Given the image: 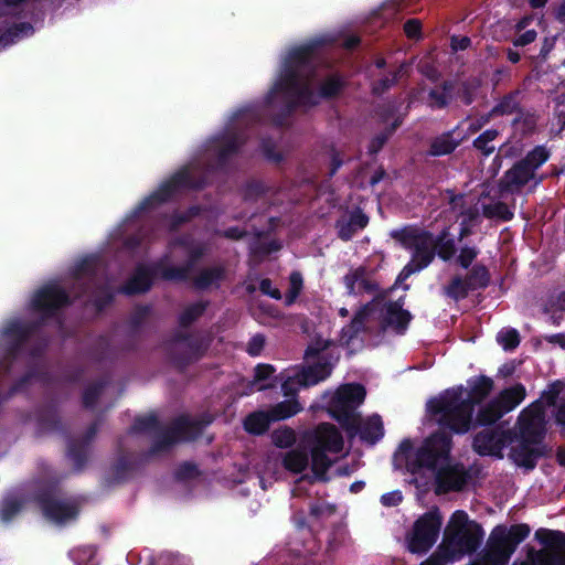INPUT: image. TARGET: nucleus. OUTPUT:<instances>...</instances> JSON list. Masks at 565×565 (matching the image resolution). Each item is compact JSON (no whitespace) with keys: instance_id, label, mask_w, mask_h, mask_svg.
<instances>
[{"instance_id":"f257e3e1","label":"nucleus","mask_w":565,"mask_h":565,"mask_svg":"<svg viewBox=\"0 0 565 565\" xmlns=\"http://www.w3.org/2000/svg\"><path fill=\"white\" fill-rule=\"evenodd\" d=\"M322 44V40H312L291 49L285 57L280 74L264 99L269 107L277 94L281 93L287 97L284 107L273 119L276 126L282 127L296 109L313 108L320 104L318 92L311 88L309 81H302V75L315 74L316 53Z\"/></svg>"},{"instance_id":"f03ea898","label":"nucleus","mask_w":565,"mask_h":565,"mask_svg":"<svg viewBox=\"0 0 565 565\" xmlns=\"http://www.w3.org/2000/svg\"><path fill=\"white\" fill-rule=\"evenodd\" d=\"M72 303L68 292L57 284H46L38 289L31 299V309L40 313V317L32 321L14 319L3 328L2 333L7 343L4 356L0 361V371L4 374L10 373L29 340L42 330L46 320L54 318L61 309Z\"/></svg>"},{"instance_id":"7ed1b4c3","label":"nucleus","mask_w":565,"mask_h":565,"mask_svg":"<svg viewBox=\"0 0 565 565\" xmlns=\"http://www.w3.org/2000/svg\"><path fill=\"white\" fill-rule=\"evenodd\" d=\"M469 391L465 398L462 385L451 387L433 397L427 403V412L437 424L456 435H465L473 429L476 406L481 405L492 393L494 382L487 375L473 376L468 381Z\"/></svg>"},{"instance_id":"20e7f679","label":"nucleus","mask_w":565,"mask_h":565,"mask_svg":"<svg viewBox=\"0 0 565 565\" xmlns=\"http://www.w3.org/2000/svg\"><path fill=\"white\" fill-rule=\"evenodd\" d=\"M452 433L439 429L430 434L416 450L415 458L409 460L413 451V441L405 438L401 441L395 457L403 456L406 459V468L412 473H417L422 468L435 470L441 462H448L452 449Z\"/></svg>"},{"instance_id":"39448f33","label":"nucleus","mask_w":565,"mask_h":565,"mask_svg":"<svg viewBox=\"0 0 565 565\" xmlns=\"http://www.w3.org/2000/svg\"><path fill=\"white\" fill-rule=\"evenodd\" d=\"M392 238L411 252L409 262L397 276V281H404L412 275L427 268L435 259L434 233L418 226L409 225L391 233Z\"/></svg>"},{"instance_id":"423d86ee","label":"nucleus","mask_w":565,"mask_h":565,"mask_svg":"<svg viewBox=\"0 0 565 565\" xmlns=\"http://www.w3.org/2000/svg\"><path fill=\"white\" fill-rule=\"evenodd\" d=\"M205 186L206 180L203 175H194L188 167H183L146 196L137 205L135 213L139 214L164 204L185 190H203Z\"/></svg>"},{"instance_id":"0eeeda50","label":"nucleus","mask_w":565,"mask_h":565,"mask_svg":"<svg viewBox=\"0 0 565 565\" xmlns=\"http://www.w3.org/2000/svg\"><path fill=\"white\" fill-rule=\"evenodd\" d=\"M484 531L480 523L469 520L463 510H456L445 529V541L452 552L472 554L481 545Z\"/></svg>"},{"instance_id":"6e6552de","label":"nucleus","mask_w":565,"mask_h":565,"mask_svg":"<svg viewBox=\"0 0 565 565\" xmlns=\"http://www.w3.org/2000/svg\"><path fill=\"white\" fill-rule=\"evenodd\" d=\"M210 348V340L177 330L166 342V351L172 364L180 371L201 360Z\"/></svg>"},{"instance_id":"1a4fd4ad","label":"nucleus","mask_w":565,"mask_h":565,"mask_svg":"<svg viewBox=\"0 0 565 565\" xmlns=\"http://www.w3.org/2000/svg\"><path fill=\"white\" fill-rule=\"evenodd\" d=\"M200 430L199 424L191 420L188 416L180 415L175 417L166 428L160 426L157 430V437L152 441L148 456L152 457L160 452L170 450L181 440L194 438Z\"/></svg>"},{"instance_id":"9d476101","label":"nucleus","mask_w":565,"mask_h":565,"mask_svg":"<svg viewBox=\"0 0 565 565\" xmlns=\"http://www.w3.org/2000/svg\"><path fill=\"white\" fill-rule=\"evenodd\" d=\"M441 523L443 519L438 509L428 511L418 518L407 541L408 551L418 555L426 554L436 543Z\"/></svg>"},{"instance_id":"9b49d317","label":"nucleus","mask_w":565,"mask_h":565,"mask_svg":"<svg viewBox=\"0 0 565 565\" xmlns=\"http://www.w3.org/2000/svg\"><path fill=\"white\" fill-rule=\"evenodd\" d=\"M518 424V439L543 445L546 435L545 412L540 399H536L520 413Z\"/></svg>"},{"instance_id":"f8f14e48","label":"nucleus","mask_w":565,"mask_h":565,"mask_svg":"<svg viewBox=\"0 0 565 565\" xmlns=\"http://www.w3.org/2000/svg\"><path fill=\"white\" fill-rule=\"evenodd\" d=\"M34 501L42 510L44 516L56 523H63L76 518L78 510L70 502L57 499L55 487L47 486L39 489L34 493Z\"/></svg>"},{"instance_id":"ddd939ff","label":"nucleus","mask_w":565,"mask_h":565,"mask_svg":"<svg viewBox=\"0 0 565 565\" xmlns=\"http://www.w3.org/2000/svg\"><path fill=\"white\" fill-rule=\"evenodd\" d=\"M547 179V174H533L530 171L527 161L525 158H521L515 161L510 169H508L503 175L499 179L498 186L501 193H519L530 182L534 183V186L543 183Z\"/></svg>"},{"instance_id":"4468645a","label":"nucleus","mask_w":565,"mask_h":565,"mask_svg":"<svg viewBox=\"0 0 565 565\" xmlns=\"http://www.w3.org/2000/svg\"><path fill=\"white\" fill-rule=\"evenodd\" d=\"M515 550L503 534L502 525H497L490 533L487 546L476 565H508Z\"/></svg>"},{"instance_id":"2eb2a0df","label":"nucleus","mask_w":565,"mask_h":565,"mask_svg":"<svg viewBox=\"0 0 565 565\" xmlns=\"http://www.w3.org/2000/svg\"><path fill=\"white\" fill-rule=\"evenodd\" d=\"M436 493L460 492L468 484L471 476L461 462L446 463L436 469Z\"/></svg>"},{"instance_id":"dca6fc26","label":"nucleus","mask_w":565,"mask_h":565,"mask_svg":"<svg viewBox=\"0 0 565 565\" xmlns=\"http://www.w3.org/2000/svg\"><path fill=\"white\" fill-rule=\"evenodd\" d=\"M513 440L510 430H481L475 435L472 449L479 456H494L503 458V448Z\"/></svg>"},{"instance_id":"f3484780","label":"nucleus","mask_w":565,"mask_h":565,"mask_svg":"<svg viewBox=\"0 0 565 565\" xmlns=\"http://www.w3.org/2000/svg\"><path fill=\"white\" fill-rule=\"evenodd\" d=\"M404 298L387 301L381 309V327L383 330L392 329L396 334L403 335L413 319L412 313L403 308Z\"/></svg>"},{"instance_id":"a211bd4d","label":"nucleus","mask_w":565,"mask_h":565,"mask_svg":"<svg viewBox=\"0 0 565 565\" xmlns=\"http://www.w3.org/2000/svg\"><path fill=\"white\" fill-rule=\"evenodd\" d=\"M159 267V263L154 265L138 264L131 276L119 287L118 292L126 296L148 292L153 286V280L157 277Z\"/></svg>"},{"instance_id":"6ab92c4d","label":"nucleus","mask_w":565,"mask_h":565,"mask_svg":"<svg viewBox=\"0 0 565 565\" xmlns=\"http://www.w3.org/2000/svg\"><path fill=\"white\" fill-rule=\"evenodd\" d=\"M468 136L460 130V125H457L452 129L430 138L426 156L434 158L450 156L467 140Z\"/></svg>"},{"instance_id":"aec40b11","label":"nucleus","mask_w":565,"mask_h":565,"mask_svg":"<svg viewBox=\"0 0 565 565\" xmlns=\"http://www.w3.org/2000/svg\"><path fill=\"white\" fill-rule=\"evenodd\" d=\"M545 456V446L541 444L527 443L518 439V444L510 449L509 457L512 461L527 470H533L540 458Z\"/></svg>"},{"instance_id":"412c9836","label":"nucleus","mask_w":565,"mask_h":565,"mask_svg":"<svg viewBox=\"0 0 565 565\" xmlns=\"http://www.w3.org/2000/svg\"><path fill=\"white\" fill-rule=\"evenodd\" d=\"M338 359V356L334 358L322 354L313 364L299 371V382L303 387H309L324 381L332 373L334 362H337Z\"/></svg>"},{"instance_id":"4be33fe9","label":"nucleus","mask_w":565,"mask_h":565,"mask_svg":"<svg viewBox=\"0 0 565 565\" xmlns=\"http://www.w3.org/2000/svg\"><path fill=\"white\" fill-rule=\"evenodd\" d=\"M312 447L339 454L343 449V437L334 425L322 423L315 431Z\"/></svg>"},{"instance_id":"5701e85b","label":"nucleus","mask_w":565,"mask_h":565,"mask_svg":"<svg viewBox=\"0 0 565 565\" xmlns=\"http://www.w3.org/2000/svg\"><path fill=\"white\" fill-rule=\"evenodd\" d=\"M382 299L383 297L380 296L362 306L354 313L350 323L342 328L341 338L347 342V344L352 342L361 332L365 330L366 320L376 310V307Z\"/></svg>"},{"instance_id":"b1692460","label":"nucleus","mask_w":565,"mask_h":565,"mask_svg":"<svg viewBox=\"0 0 565 565\" xmlns=\"http://www.w3.org/2000/svg\"><path fill=\"white\" fill-rule=\"evenodd\" d=\"M366 268L364 266H360L350 270L343 277V281L349 295H358L362 292L373 294L379 290V284L366 278Z\"/></svg>"},{"instance_id":"393cba45","label":"nucleus","mask_w":565,"mask_h":565,"mask_svg":"<svg viewBox=\"0 0 565 565\" xmlns=\"http://www.w3.org/2000/svg\"><path fill=\"white\" fill-rule=\"evenodd\" d=\"M331 417L347 431L349 437L356 436V422L360 415L355 413L352 406L344 405L332 398L329 406Z\"/></svg>"},{"instance_id":"a878e982","label":"nucleus","mask_w":565,"mask_h":565,"mask_svg":"<svg viewBox=\"0 0 565 565\" xmlns=\"http://www.w3.org/2000/svg\"><path fill=\"white\" fill-rule=\"evenodd\" d=\"M356 435L369 445H375L384 436V426L382 417L379 414L369 416L365 420L361 417L356 422Z\"/></svg>"},{"instance_id":"bb28decb","label":"nucleus","mask_w":565,"mask_h":565,"mask_svg":"<svg viewBox=\"0 0 565 565\" xmlns=\"http://www.w3.org/2000/svg\"><path fill=\"white\" fill-rule=\"evenodd\" d=\"M369 221V216L360 207H356L350 213L348 221H337L338 237L343 242H349L359 230L367 226Z\"/></svg>"},{"instance_id":"cd10ccee","label":"nucleus","mask_w":565,"mask_h":565,"mask_svg":"<svg viewBox=\"0 0 565 565\" xmlns=\"http://www.w3.org/2000/svg\"><path fill=\"white\" fill-rule=\"evenodd\" d=\"M310 457L312 476L305 475L301 479L309 483L329 481L328 470L332 466V460L328 457L327 451L311 447Z\"/></svg>"},{"instance_id":"c85d7f7f","label":"nucleus","mask_w":565,"mask_h":565,"mask_svg":"<svg viewBox=\"0 0 565 565\" xmlns=\"http://www.w3.org/2000/svg\"><path fill=\"white\" fill-rule=\"evenodd\" d=\"M26 499L20 493H8L0 501V522L12 523L25 509Z\"/></svg>"},{"instance_id":"c756f323","label":"nucleus","mask_w":565,"mask_h":565,"mask_svg":"<svg viewBox=\"0 0 565 565\" xmlns=\"http://www.w3.org/2000/svg\"><path fill=\"white\" fill-rule=\"evenodd\" d=\"M36 420L39 428L45 431L62 430V422L58 413V406L54 401L41 405L36 409Z\"/></svg>"},{"instance_id":"7c9ffc66","label":"nucleus","mask_w":565,"mask_h":565,"mask_svg":"<svg viewBox=\"0 0 565 565\" xmlns=\"http://www.w3.org/2000/svg\"><path fill=\"white\" fill-rule=\"evenodd\" d=\"M535 539L545 550L539 553H559L565 554V533L557 530L539 529L535 532Z\"/></svg>"},{"instance_id":"2f4dec72","label":"nucleus","mask_w":565,"mask_h":565,"mask_svg":"<svg viewBox=\"0 0 565 565\" xmlns=\"http://www.w3.org/2000/svg\"><path fill=\"white\" fill-rule=\"evenodd\" d=\"M525 396V386L521 383H516L502 390L494 399L498 402L504 414H508L516 408L524 401Z\"/></svg>"},{"instance_id":"473e14b6","label":"nucleus","mask_w":565,"mask_h":565,"mask_svg":"<svg viewBox=\"0 0 565 565\" xmlns=\"http://www.w3.org/2000/svg\"><path fill=\"white\" fill-rule=\"evenodd\" d=\"M366 390L360 383L342 385L333 396L338 402L356 409L365 399Z\"/></svg>"},{"instance_id":"72a5a7b5","label":"nucleus","mask_w":565,"mask_h":565,"mask_svg":"<svg viewBox=\"0 0 565 565\" xmlns=\"http://www.w3.org/2000/svg\"><path fill=\"white\" fill-rule=\"evenodd\" d=\"M274 423L268 411H255L249 413L243 420V428L253 436H263Z\"/></svg>"},{"instance_id":"f704fd0d","label":"nucleus","mask_w":565,"mask_h":565,"mask_svg":"<svg viewBox=\"0 0 565 565\" xmlns=\"http://www.w3.org/2000/svg\"><path fill=\"white\" fill-rule=\"evenodd\" d=\"M226 273L222 266L203 268L193 279V285L198 290H206L211 287L218 288L225 279Z\"/></svg>"},{"instance_id":"c9c22d12","label":"nucleus","mask_w":565,"mask_h":565,"mask_svg":"<svg viewBox=\"0 0 565 565\" xmlns=\"http://www.w3.org/2000/svg\"><path fill=\"white\" fill-rule=\"evenodd\" d=\"M434 249L436 256L444 262H449L457 253L455 238L451 236L449 227H444L437 235L434 234Z\"/></svg>"},{"instance_id":"e433bc0d","label":"nucleus","mask_w":565,"mask_h":565,"mask_svg":"<svg viewBox=\"0 0 565 565\" xmlns=\"http://www.w3.org/2000/svg\"><path fill=\"white\" fill-rule=\"evenodd\" d=\"M504 412L499 406L498 402L492 398L483 405H480L476 418L473 419V429L476 427H487L495 424L504 416Z\"/></svg>"},{"instance_id":"4c0bfd02","label":"nucleus","mask_w":565,"mask_h":565,"mask_svg":"<svg viewBox=\"0 0 565 565\" xmlns=\"http://www.w3.org/2000/svg\"><path fill=\"white\" fill-rule=\"evenodd\" d=\"M92 360L102 363L106 360H114L117 358V348H114L110 338L107 334H99L88 350Z\"/></svg>"},{"instance_id":"58836bf2","label":"nucleus","mask_w":565,"mask_h":565,"mask_svg":"<svg viewBox=\"0 0 565 565\" xmlns=\"http://www.w3.org/2000/svg\"><path fill=\"white\" fill-rule=\"evenodd\" d=\"M347 86V82L339 73L328 75L318 87L319 99H334L339 97Z\"/></svg>"},{"instance_id":"ea45409f","label":"nucleus","mask_w":565,"mask_h":565,"mask_svg":"<svg viewBox=\"0 0 565 565\" xmlns=\"http://www.w3.org/2000/svg\"><path fill=\"white\" fill-rule=\"evenodd\" d=\"M90 446L78 438H68L66 455L76 471H82L88 461Z\"/></svg>"},{"instance_id":"a19ab883","label":"nucleus","mask_w":565,"mask_h":565,"mask_svg":"<svg viewBox=\"0 0 565 565\" xmlns=\"http://www.w3.org/2000/svg\"><path fill=\"white\" fill-rule=\"evenodd\" d=\"M245 143L246 139L241 134L235 132L223 137V143L217 151L218 166H225L230 158L237 154Z\"/></svg>"},{"instance_id":"79ce46f5","label":"nucleus","mask_w":565,"mask_h":565,"mask_svg":"<svg viewBox=\"0 0 565 565\" xmlns=\"http://www.w3.org/2000/svg\"><path fill=\"white\" fill-rule=\"evenodd\" d=\"M463 278L466 280V285L468 288H470L471 291L483 290L490 285L491 281V275L488 267L480 263L471 266Z\"/></svg>"},{"instance_id":"37998d69","label":"nucleus","mask_w":565,"mask_h":565,"mask_svg":"<svg viewBox=\"0 0 565 565\" xmlns=\"http://www.w3.org/2000/svg\"><path fill=\"white\" fill-rule=\"evenodd\" d=\"M303 409L298 398H288L271 406L268 412L273 422L288 419Z\"/></svg>"},{"instance_id":"c03bdc74","label":"nucleus","mask_w":565,"mask_h":565,"mask_svg":"<svg viewBox=\"0 0 565 565\" xmlns=\"http://www.w3.org/2000/svg\"><path fill=\"white\" fill-rule=\"evenodd\" d=\"M520 92L512 90L505 94L500 100L491 108L490 116H508L518 114L522 108L519 100Z\"/></svg>"},{"instance_id":"a18cd8bd","label":"nucleus","mask_w":565,"mask_h":565,"mask_svg":"<svg viewBox=\"0 0 565 565\" xmlns=\"http://www.w3.org/2000/svg\"><path fill=\"white\" fill-rule=\"evenodd\" d=\"M407 66V63H402L395 71L390 72L387 75L374 81L371 87L372 95L377 97L382 96L384 93L394 87L398 83L402 75L406 72Z\"/></svg>"},{"instance_id":"49530a36","label":"nucleus","mask_w":565,"mask_h":565,"mask_svg":"<svg viewBox=\"0 0 565 565\" xmlns=\"http://www.w3.org/2000/svg\"><path fill=\"white\" fill-rule=\"evenodd\" d=\"M210 306L209 300H200L186 306L178 317L180 328L188 329L196 322L206 311Z\"/></svg>"},{"instance_id":"de8ad7c7","label":"nucleus","mask_w":565,"mask_h":565,"mask_svg":"<svg viewBox=\"0 0 565 565\" xmlns=\"http://www.w3.org/2000/svg\"><path fill=\"white\" fill-rule=\"evenodd\" d=\"M309 465V454L305 449H291L282 458V467L292 473H301Z\"/></svg>"},{"instance_id":"09e8293b","label":"nucleus","mask_w":565,"mask_h":565,"mask_svg":"<svg viewBox=\"0 0 565 565\" xmlns=\"http://www.w3.org/2000/svg\"><path fill=\"white\" fill-rule=\"evenodd\" d=\"M539 115L534 110L521 108L512 120V126L521 131L523 136H530L535 132Z\"/></svg>"},{"instance_id":"8fccbe9b","label":"nucleus","mask_w":565,"mask_h":565,"mask_svg":"<svg viewBox=\"0 0 565 565\" xmlns=\"http://www.w3.org/2000/svg\"><path fill=\"white\" fill-rule=\"evenodd\" d=\"M97 274L98 262L94 256H87L81 259L72 269V276L77 281L87 278L89 282H93Z\"/></svg>"},{"instance_id":"3c124183","label":"nucleus","mask_w":565,"mask_h":565,"mask_svg":"<svg viewBox=\"0 0 565 565\" xmlns=\"http://www.w3.org/2000/svg\"><path fill=\"white\" fill-rule=\"evenodd\" d=\"M551 150L545 145H536L524 156L527 161L531 173L540 174L537 171L551 158Z\"/></svg>"},{"instance_id":"603ef678","label":"nucleus","mask_w":565,"mask_h":565,"mask_svg":"<svg viewBox=\"0 0 565 565\" xmlns=\"http://www.w3.org/2000/svg\"><path fill=\"white\" fill-rule=\"evenodd\" d=\"M152 312L151 305H137L128 318L129 337H137Z\"/></svg>"},{"instance_id":"864d4df0","label":"nucleus","mask_w":565,"mask_h":565,"mask_svg":"<svg viewBox=\"0 0 565 565\" xmlns=\"http://www.w3.org/2000/svg\"><path fill=\"white\" fill-rule=\"evenodd\" d=\"M482 215L488 220L510 222L514 217V212L508 206L507 203L498 201L493 204H483Z\"/></svg>"},{"instance_id":"5fc2aeb1","label":"nucleus","mask_w":565,"mask_h":565,"mask_svg":"<svg viewBox=\"0 0 565 565\" xmlns=\"http://www.w3.org/2000/svg\"><path fill=\"white\" fill-rule=\"evenodd\" d=\"M499 135L500 134L498 129H487L472 141V147L478 150L484 158H488L495 150L494 146L490 143L495 140Z\"/></svg>"},{"instance_id":"6e6d98bb","label":"nucleus","mask_w":565,"mask_h":565,"mask_svg":"<svg viewBox=\"0 0 565 565\" xmlns=\"http://www.w3.org/2000/svg\"><path fill=\"white\" fill-rule=\"evenodd\" d=\"M202 211V206L191 205L183 212H173L170 216V231H178L182 225L190 223L192 220L200 216Z\"/></svg>"},{"instance_id":"4d7b16f0","label":"nucleus","mask_w":565,"mask_h":565,"mask_svg":"<svg viewBox=\"0 0 565 565\" xmlns=\"http://www.w3.org/2000/svg\"><path fill=\"white\" fill-rule=\"evenodd\" d=\"M107 382L104 380L96 381L89 384L83 392L82 403L84 408L94 409L99 397L102 396Z\"/></svg>"},{"instance_id":"13d9d810","label":"nucleus","mask_w":565,"mask_h":565,"mask_svg":"<svg viewBox=\"0 0 565 565\" xmlns=\"http://www.w3.org/2000/svg\"><path fill=\"white\" fill-rule=\"evenodd\" d=\"M160 428V422L156 414L137 416L130 427L131 433L146 434L156 433Z\"/></svg>"},{"instance_id":"bf43d9fd","label":"nucleus","mask_w":565,"mask_h":565,"mask_svg":"<svg viewBox=\"0 0 565 565\" xmlns=\"http://www.w3.org/2000/svg\"><path fill=\"white\" fill-rule=\"evenodd\" d=\"M502 530L503 534L505 537H508V541L514 550L518 548L519 544H521L530 535L531 532L530 526L525 523L511 525L510 529H507V526L502 525Z\"/></svg>"},{"instance_id":"052dcab7","label":"nucleus","mask_w":565,"mask_h":565,"mask_svg":"<svg viewBox=\"0 0 565 565\" xmlns=\"http://www.w3.org/2000/svg\"><path fill=\"white\" fill-rule=\"evenodd\" d=\"M470 291L465 278L460 276H455L445 287V295L456 301L465 299Z\"/></svg>"},{"instance_id":"680f3d73","label":"nucleus","mask_w":565,"mask_h":565,"mask_svg":"<svg viewBox=\"0 0 565 565\" xmlns=\"http://www.w3.org/2000/svg\"><path fill=\"white\" fill-rule=\"evenodd\" d=\"M115 294L108 285H103L97 288L96 294L92 298V303L97 312H103L108 306L114 302Z\"/></svg>"},{"instance_id":"e2e57ef3","label":"nucleus","mask_w":565,"mask_h":565,"mask_svg":"<svg viewBox=\"0 0 565 565\" xmlns=\"http://www.w3.org/2000/svg\"><path fill=\"white\" fill-rule=\"evenodd\" d=\"M161 279L166 281H186L190 277V271L182 266H162L158 268Z\"/></svg>"},{"instance_id":"0e129e2a","label":"nucleus","mask_w":565,"mask_h":565,"mask_svg":"<svg viewBox=\"0 0 565 565\" xmlns=\"http://www.w3.org/2000/svg\"><path fill=\"white\" fill-rule=\"evenodd\" d=\"M271 441L278 448H289L296 443V433L288 426L277 428L271 433Z\"/></svg>"},{"instance_id":"69168bd1","label":"nucleus","mask_w":565,"mask_h":565,"mask_svg":"<svg viewBox=\"0 0 565 565\" xmlns=\"http://www.w3.org/2000/svg\"><path fill=\"white\" fill-rule=\"evenodd\" d=\"M113 479L116 482L127 480L130 471L132 470V462L126 455H120L111 467Z\"/></svg>"},{"instance_id":"338daca9","label":"nucleus","mask_w":565,"mask_h":565,"mask_svg":"<svg viewBox=\"0 0 565 565\" xmlns=\"http://www.w3.org/2000/svg\"><path fill=\"white\" fill-rule=\"evenodd\" d=\"M497 340L505 351L515 350L521 342L519 331L513 328L501 330L497 335Z\"/></svg>"},{"instance_id":"774afa93","label":"nucleus","mask_w":565,"mask_h":565,"mask_svg":"<svg viewBox=\"0 0 565 565\" xmlns=\"http://www.w3.org/2000/svg\"><path fill=\"white\" fill-rule=\"evenodd\" d=\"M563 391V383L561 381H554L548 384L547 388L541 393L539 398L545 406H555L559 394Z\"/></svg>"}]
</instances>
